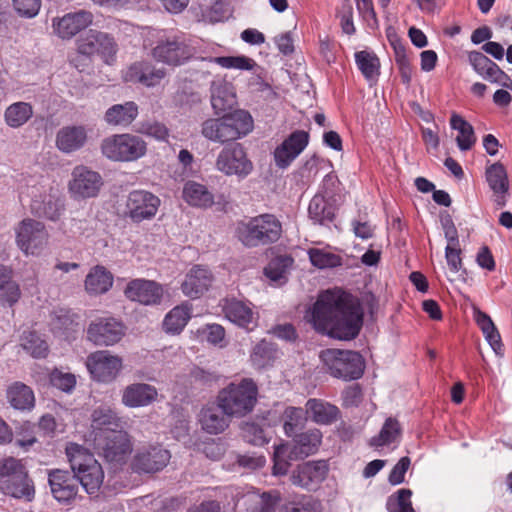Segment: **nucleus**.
<instances>
[{
    "instance_id": "nucleus-38",
    "label": "nucleus",
    "mask_w": 512,
    "mask_h": 512,
    "mask_svg": "<svg viewBox=\"0 0 512 512\" xmlns=\"http://www.w3.org/2000/svg\"><path fill=\"white\" fill-rule=\"evenodd\" d=\"M112 285L113 275L103 266H95L85 279V289L93 295L106 293Z\"/></svg>"
},
{
    "instance_id": "nucleus-39",
    "label": "nucleus",
    "mask_w": 512,
    "mask_h": 512,
    "mask_svg": "<svg viewBox=\"0 0 512 512\" xmlns=\"http://www.w3.org/2000/svg\"><path fill=\"white\" fill-rule=\"evenodd\" d=\"M474 317L477 325L485 336V339L497 355L503 354V344L500 333L488 314L475 309Z\"/></svg>"
},
{
    "instance_id": "nucleus-42",
    "label": "nucleus",
    "mask_w": 512,
    "mask_h": 512,
    "mask_svg": "<svg viewBox=\"0 0 512 512\" xmlns=\"http://www.w3.org/2000/svg\"><path fill=\"white\" fill-rule=\"evenodd\" d=\"M450 125L452 129L459 132L456 137L459 149L462 151L470 150L476 142L473 126L458 114H453L451 116Z\"/></svg>"
},
{
    "instance_id": "nucleus-45",
    "label": "nucleus",
    "mask_w": 512,
    "mask_h": 512,
    "mask_svg": "<svg viewBox=\"0 0 512 512\" xmlns=\"http://www.w3.org/2000/svg\"><path fill=\"white\" fill-rule=\"evenodd\" d=\"M294 449L288 443L275 446L273 453V475H286L292 460H297Z\"/></svg>"
},
{
    "instance_id": "nucleus-40",
    "label": "nucleus",
    "mask_w": 512,
    "mask_h": 512,
    "mask_svg": "<svg viewBox=\"0 0 512 512\" xmlns=\"http://www.w3.org/2000/svg\"><path fill=\"white\" fill-rule=\"evenodd\" d=\"M10 405L20 411L30 410L32 407V390L22 382L12 383L6 391Z\"/></svg>"
},
{
    "instance_id": "nucleus-20",
    "label": "nucleus",
    "mask_w": 512,
    "mask_h": 512,
    "mask_svg": "<svg viewBox=\"0 0 512 512\" xmlns=\"http://www.w3.org/2000/svg\"><path fill=\"white\" fill-rule=\"evenodd\" d=\"M485 179L492 191V201L496 209L503 208L509 196V180L506 168L500 162L486 168Z\"/></svg>"
},
{
    "instance_id": "nucleus-17",
    "label": "nucleus",
    "mask_w": 512,
    "mask_h": 512,
    "mask_svg": "<svg viewBox=\"0 0 512 512\" xmlns=\"http://www.w3.org/2000/svg\"><path fill=\"white\" fill-rule=\"evenodd\" d=\"M124 334V326L111 317L96 319L87 328V339L97 346L114 345Z\"/></svg>"
},
{
    "instance_id": "nucleus-35",
    "label": "nucleus",
    "mask_w": 512,
    "mask_h": 512,
    "mask_svg": "<svg viewBox=\"0 0 512 512\" xmlns=\"http://www.w3.org/2000/svg\"><path fill=\"white\" fill-rule=\"evenodd\" d=\"M226 318L239 327L252 330L251 324H254L252 309L242 301L232 299L227 300L223 307Z\"/></svg>"
},
{
    "instance_id": "nucleus-14",
    "label": "nucleus",
    "mask_w": 512,
    "mask_h": 512,
    "mask_svg": "<svg viewBox=\"0 0 512 512\" xmlns=\"http://www.w3.org/2000/svg\"><path fill=\"white\" fill-rule=\"evenodd\" d=\"M171 458L170 451L161 445L139 448L133 456L131 468L138 474H152L163 470Z\"/></svg>"
},
{
    "instance_id": "nucleus-49",
    "label": "nucleus",
    "mask_w": 512,
    "mask_h": 512,
    "mask_svg": "<svg viewBox=\"0 0 512 512\" xmlns=\"http://www.w3.org/2000/svg\"><path fill=\"white\" fill-rule=\"evenodd\" d=\"M356 64L366 79H373L379 75L380 61L376 54L368 51L355 53Z\"/></svg>"
},
{
    "instance_id": "nucleus-29",
    "label": "nucleus",
    "mask_w": 512,
    "mask_h": 512,
    "mask_svg": "<svg viewBox=\"0 0 512 512\" xmlns=\"http://www.w3.org/2000/svg\"><path fill=\"white\" fill-rule=\"evenodd\" d=\"M87 142V131L84 126H65L56 135L57 148L65 153L81 149Z\"/></svg>"
},
{
    "instance_id": "nucleus-58",
    "label": "nucleus",
    "mask_w": 512,
    "mask_h": 512,
    "mask_svg": "<svg viewBox=\"0 0 512 512\" xmlns=\"http://www.w3.org/2000/svg\"><path fill=\"white\" fill-rule=\"evenodd\" d=\"M62 209V204L56 196L48 195L42 202V205L37 207L36 213L39 217H45L50 220L59 218Z\"/></svg>"
},
{
    "instance_id": "nucleus-2",
    "label": "nucleus",
    "mask_w": 512,
    "mask_h": 512,
    "mask_svg": "<svg viewBox=\"0 0 512 512\" xmlns=\"http://www.w3.org/2000/svg\"><path fill=\"white\" fill-rule=\"evenodd\" d=\"M282 233L281 221L271 213L239 221L235 229L237 240L249 249L270 246L279 241Z\"/></svg>"
},
{
    "instance_id": "nucleus-57",
    "label": "nucleus",
    "mask_w": 512,
    "mask_h": 512,
    "mask_svg": "<svg viewBox=\"0 0 512 512\" xmlns=\"http://www.w3.org/2000/svg\"><path fill=\"white\" fill-rule=\"evenodd\" d=\"M15 232L18 247L28 255L32 239V220L30 218L23 219L16 227Z\"/></svg>"
},
{
    "instance_id": "nucleus-30",
    "label": "nucleus",
    "mask_w": 512,
    "mask_h": 512,
    "mask_svg": "<svg viewBox=\"0 0 512 512\" xmlns=\"http://www.w3.org/2000/svg\"><path fill=\"white\" fill-rule=\"evenodd\" d=\"M229 417L216 405L203 407L199 414V422L204 431L209 434L222 433L229 426Z\"/></svg>"
},
{
    "instance_id": "nucleus-24",
    "label": "nucleus",
    "mask_w": 512,
    "mask_h": 512,
    "mask_svg": "<svg viewBox=\"0 0 512 512\" xmlns=\"http://www.w3.org/2000/svg\"><path fill=\"white\" fill-rule=\"evenodd\" d=\"M213 282V275L206 267L195 265L186 274L185 280L181 284L182 292L196 299L209 290Z\"/></svg>"
},
{
    "instance_id": "nucleus-12",
    "label": "nucleus",
    "mask_w": 512,
    "mask_h": 512,
    "mask_svg": "<svg viewBox=\"0 0 512 512\" xmlns=\"http://www.w3.org/2000/svg\"><path fill=\"white\" fill-rule=\"evenodd\" d=\"M253 163L248 158L245 147L241 143L225 146L217 155L215 168L226 176H237L244 179L253 171Z\"/></svg>"
},
{
    "instance_id": "nucleus-28",
    "label": "nucleus",
    "mask_w": 512,
    "mask_h": 512,
    "mask_svg": "<svg viewBox=\"0 0 512 512\" xmlns=\"http://www.w3.org/2000/svg\"><path fill=\"white\" fill-rule=\"evenodd\" d=\"M468 61L473 70L487 81L502 82L503 79H508V75L482 52H469Z\"/></svg>"
},
{
    "instance_id": "nucleus-33",
    "label": "nucleus",
    "mask_w": 512,
    "mask_h": 512,
    "mask_svg": "<svg viewBox=\"0 0 512 512\" xmlns=\"http://www.w3.org/2000/svg\"><path fill=\"white\" fill-rule=\"evenodd\" d=\"M308 214L315 224L329 226L335 218V206L323 195L316 194L310 200Z\"/></svg>"
},
{
    "instance_id": "nucleus-1",
    "label": "nucleus",
    "mask_w": 512,
    "mask_h": 512,
    "mask_svg": "<svg viewBox=\"0 0 512 512\" xmlns=\"http://www.w3.org/2000/svg\"><path fill=\"white\" fill-rule=\"evenodd\" d=\"M359 300L341 289L321 292L313 304L310 322L314 329L338 340H353L363 325Z\"/></svg>"
},
{
    "instance_id": "nucleus-32",
    "label": "nucleus",
    "mask_w": 512,
    "mask_h": 512,
    "mask_svg": "<svg viewBox=\"0 0 512 512\" xmlns=\"http://www.w3.org/2000/svg\"><path fill=\"white\" fill-rule=\"evenodd\" d=\"M294 455L303 459L315 454L322 442V433L319 429H310L294 436Z\"/></svg>"
},
{
    "instance_id": "nucleus-7",
    "label": "nucleus",
    "mask_w": 512,
    "mask_h": 512,
    "mask_svg": "<svg viewBox=\"0 0 512 512\" xmlns=\"http://www.w3.org/2000/svg\"><path fill=\"white\" fill-rule=\"evenodd\" d=\"M146 142L137 135L117 134L105 138L101 143L102 154L113 161H135L146 154Z\"/></svg>"
},
{
    "instance_id": "nucleus-16",
    "label": "nucleus",
    "mask_w": 512,
    "mask_h": 512,
    "mask_svg": "<svg viewBox=\"0 0 512 512\" xmlns=\"http://www.w3.org/2000/svg\"><path fill=\"white\" fill-rule=\"evenodd\" d=\"M86 366L93 379L108 383L113 381L122 368V359L108 351H96L87 357Z\"/></svg>"
},
{
    "instance_id": "nucleus-44",
    "label": "nucleus",
    "mask_w": 512,
    "mask_h": 512,
    "mask_svg": "<svg viewBox=\"0 0 512 512\" xmlns=\"http://www.w3.org/2000/svg\"><path fill=\"white\" fill-rule=\"evenodd\" d=\"M20 297V289L12 280V271L0 265V301L9 305L14 304Z\"/></svg>"
},
{
    "instance_id": "nucleus-22",
    "label": "nucleus",
    "mask_w": 512,
    "mask_h": 512,
    "mask_svg": "<svg viewBox=\"0 0 512 512\" xmlns=\"http://www.w3.org/2000/svg\"><path fill=\"white\" fill-rule=\"evenodd\" d=\"M48 482L53 497L59 503L68 504L77 495L78 480L68 471L55 470L50 472Z\"/></svg>"
},
{
    "instance_id": "nucleus-53",
    "label": "nucleus",
    "mask_w": 512,
    "mask_h": 512,
    "mask_svg": "<svg viewBox=\"0 0 512 512\" xmlns=\"http://www.w3.org/2000/svg\"><path fill=\"white\" fill-rule=\"evenodd\" d=\"M309 259L313 266L320 269L334 268L342 265V258L339 255L321 249H310Z\"/></svg>"
},
{
    "instance_id": "nucleus-3",
    "label": "nucleus",
    "mask_w": 512,
    "mask_h": 512,
    "mask_svg": "<svg viewBox=\"0 0 512 512\" xmlns=\"http://www.w3.org/2000/svg\"><path fill=\"white\" fill-rule=\"evenodd\" d=\"M253 130V118L245 110H236L219 118H210L201 125V134L209 141L225 144L245 137Z\"/></svg>"
},
{
    "instance_id": "nucleus-36",
    "label": "nucleus",
    "mask_w": 512,
    "mask_h": 512,
    "mask_svg": "<svg viewBox=\"0 0 512 512\" xmlns=\"http://www.w3.org/2000/svg\"><path fill=\"white\" fill-rule=\"evenodd\" d=\"M306 411L314 422L324 425L337 421L340 415L337 406L320 399H309L306 403Z\"/></svg>"
},
{
    "instance_id": "nucleus-63",
    "label": "nucleus",
    "mask_w": 512,
    "mask_h": 512,
    "mask_svg": "<svg viewBox=\"0 0 512 512\" xmlns=\"http://www.w3.org/2000/svg\"><path fill=\"white\" fill-rule=\"evenodd\" d=\"M190 376L194 382L203 386H210L213 383H216L219 379V375L217 373L204 370L200 367H194L190 372Z\"/></svg>"
},
{
    "instance_id": "nucleus-59",
    "label": "nucleus",
    "mask_w": 512,
    "mask_h": 512,
    "mask_svg": "<svg viewBox=\"0 0 512 512\" xmlns=\"http://www.w3.org/2000/svg\"><path fill=\"white\" fill-rule=\"evenodd\" d=\"M210 344L223 346L225 329L223 326L213 323L206 324L198 331Z\"/></svg>"
},
{
    "instance_id": "nucleus-10",
    "label": "nucleus",
    "mask_w": 512,
    "mask_h": 512,
    "mask_svg": "<svg viewBox=\"0 0 512 512\" xmlns=\"http://www.w3.org/2000/svg\"><path fill=\"white\" fill-rule=\"evenodd\" d=\"M195 48L183 36H169L159 39L151 50L152 57L169 66H180L191 59Z\"/></svg>"
},
{
    "instance_id": "nucleus-26",
    "label": "nucleus",
    "mask_w": 512,
    "mask_h": 512,
    "mask_svg": "<svg viewBox=\"0 0 512 512\" xmlns=\"http://www.w3.org/2000/svg\"><path fill=\"white\" fill-rule=\"evenodd\" d=\"M158 390L147 383H133L122 392V403L129 408L146 407L157 400Z\"/></svg>"
},
{
    "instance_id": "nucleus-64",
    "label": "nucleus",
    "mask_w": 512,
    "mask_h": 512,
    "mask_svg": "<svg viewBox=\"0 0 512 512\" xmlns=\"http://www.w3.org/2000/svg\"><path fill=\"white\" fill-rule=\"evenodd\" d=\"M279 498L271 493H263L255 502L251 512H274Z\"/></svg>"
},
{
    "instance_id": "nucleus-46",
    "label": "nucleus",
    "mask_w": 512,
    "mask_h": 512,
    "mask_svg": "<svg viewBox=\"0 0 512 512\" xmlns=\"http://www.w3.org/2000/svg\"><path fill=\"white\" fill-rule=\"evenodd\" d=\"M293 258L288 255H279L270 260L264 268V274L271 281L282 283L286 280V274L293 264Z\"/></svg>"
},
{
    "instance_id": "nucleus-55",
    "label": "nucleus",
    "mask_w": 512,
    "mask_h": 512,
    "mask_svg": "<svg viewBox=\"0 0 512 512\" xmlns=\"http://www.w3.org/2000/svg\"><path fill=\"white\" fill-rule=\"evenodd\" d=\"M212 61L227 69L252 70L255 66L254 60L246 56H221L213 58Z\"/></svg>"
},
{
    "instance_id": "nucleus-5",
    "label": "nucleus",
    "mask_w": 512,
    "mask_h": 512,
    "mask_svg": "<svg viewBox=\"0 0 512 512\" xmlns=\"http://www.w3.org/2000/svg\"><path fill=\"white\" fill-rule=\"evenodd\" d=\"M66 455L78 484L89 495H97L104 481V471L94 455L76 443L67 445Z\"/></svg>"
},
{
    "instance_id": "nucleus-52",
    "label": "nucleus",
    "mask_w": 512,
    "mask_h": 512,
    "mask_svg": "<svg viewBox=\"0 0 512 512\" xmlns=\"http://www.w3.org/2000/svg\"><path fill=\"white\" fill-rule=\"evenodd\" d=\"M283 429L288 437L298 435L297 431L303 426L304 411L298 407H287L283 413Z\"/></svg>"
},
{
    "instance_id": "nucleus-61",
    "label": "nucleus",
    "mask_w": 512,
    "mask_h": 512,
    "mask_svg": "<svg viewBox=\"0 0 512 512\" xmlns=\"http://www.w3.org/2000/svg\"><path fill=\"white\" fill-rule=\"evenodd\" d=\"M395 61L399 68L400 75L403 83H409L411 81L412 68L410 60L406 55L405 48L403 46L395 47Z\"/></svg>"
},
{
    "instance_id": "nucleus-51",
    "label": "nucleus",
    "mask_w": 512,
    "mask_h": 512,
    "mask_svg": "<svg viewBox=\"0 0 512 512\" xmlns=\"http://www.w3.org/2000/svg\"><path fill=\"white\" fill-rule=\"evenodd\" d=\"M32 115V107L29 103L17 102L10 105L5 111L6 123L11 127L23 125Z\"/></svg>"
},
{
    "instance_id": "nucleus-9",
    "label": "nucleus",
    "mask_w": 512,
    "mask_h": 512,
    "mask_svg": "<svg viewBox=\"0 0 512 512\" xmlns=\"http://www.w3.org/2000/svg\"><path fill=\"white\" fill-rule=\"evenodd\" d=\"M101 455L113 468L126 464L131 452L130 436L123 430H105L98 442Z\"/></svg>"
},
{
    "instance_id": "nucleus-19",
    "label": "nucleus",
    "mask_w": 512,
    "mask_h": 512,
    "mask_svg": "<svg viewBox=\"0 0 512 512\" xmlns=\"http://www.w3.org/2000/svg\"><path fill=\"white\" fill-rule=\"evenodd\" d=\"M328 470V465L324 460L307 461L297 466L291 476V481L294 485L314 490L325 480Z\"/></svg>"
},
{
    "instance_id": "nucleus-8",
    "label": "nucleus",
    "mask_w": 512,
    "mask_h": 512,
    "mask_svg": "<svg viewBox=\"0 0 512 512\" xmlns=\"http://www.w3.org/2000/svg\"><path fill=\"white\" fill-rule=\"evenodd\" d=\"M28 471L21 460H0V491L15 498L29 497Z\"/></svg>"
},
{
    "instance_id": "nucleus-41",
    "label": "nucleus",
    "mask_w": 512,
    "mask_h": 512,
    "mask_svg": "<svg viewBox=\"0 0 512 512\" xmlns=\"http://www.w3.org/2000/svg\"><path fill=\"white\" fill-rule=\"evenodd\" d=\"M191 318V306L182 304L174 307L164 318L163 327L171 334L180 333Z\"/></svg>"
},
{
    "instance_id": "nucleus-31",
    "label": "nucleus",
    "mask_w": 512,
    "mask_h": 512,
    "mask_svg": "<svg viewBox=\"0 0 512 512\" xmlns=\"http://www.w3.org/2000/svg\"><path fill=\"white\" fill-rule=\"evenodd\" d=\"M183 199L190 205L199 208H208L214 204V195L206 185L189 180L184 184Z\"/></svg>"
},
{
    "instance_id": "nucleus-21",
    "label": "nucleus",
    "mask_w": 512,
    "mask_h": 512,
    "mask_svg": "<svg viewBox=\"0 0 512 512\" xmlns=\"http://www.w3.org/2000/svg\"><path fill=\"white\" fill-rule=\"evenodd\" d=\"M124 294L131 301L144 305H156L162 300L163 288L152 280L134 279L127 284Z\"/></svg>"
},
{
    "instance_id": "nucleus-23",
    "label": "nucleus",
    "mask_w": 512,
    "mask_h": 512,
    "mask_svg": "<svg viewBox=\"0 0 512 512\" xmlns=\"http://www.w3.org/2000/svg\"><path fill=\"white\" fill-rule=\"evenodd\" d=\"M166 70L157 68L151 62L139 61L130 65L125 73V80L140 83L146 87H154L164 79Z\"/></svg>"
},
{
    "instance_id": "nucleus-62",
    "label": "nucleus",
    "mask_w": 512,
    "mask_h": 512,
    "mask_svg": "<svg viewBox=\"0 0 512 512\" xmlns=\"http://www.w3.org/2000/svg\"><path fill=\"white\" fill-rule=\"evenodd\" d=\"M411 461L410 458L404 456L399 459V461L392 468L388 480L392 485H398L404 482L405 474L410 467Z\"/></svg>"
},
{
    "instance_id": "nucleus-11",
    "label": "nucleus",
    "mask_w": 512,
    "mask_h": 512,
    "mask_svg": "<svg viewBox=\"0 0 512 512\" xmlns=\"http://www.w3.org/2000/svg\"><path fill=\"white\" fill-rule=\"evenodd\" d=\"M103 178L99 172L85 165L75 166L68 182V193L74 201L96 198L103 186Z\"/></svg>"
},
{
    "instance_id": "nucleus-37",
    "label": "nucleus",
    "mask_w": 512,
    "mask_h": 512,
    "mask_svg": "<svg viewBox=\"0 0 512 512\" xmlns=\"http://www.w3.org/2000/svg\"><path fill=\"white\" fill-rule=\"evenodd\" d=\"M236 104L233 87L229 83H213L211 86V105L215 114L232 109Z\"/></svg>"
},
{
    "instance_id": "nucleus-56",
    "label": "nucleus",
    "mask_w": 512,
    "mask_h": 512,
    "mask_svg": "<svg viewBox=\"0 0 512 512\" xmlns=\"http://www.w3.org/2000/svg\"><path fill=\"white\" fill-rule=\"evenodd\" d=\"M242 437L248 443L262 446L268 442L263 428L254 422H246L241 426Z\"/></svg>"
},
{
    "instance_id": "nucleus-48",
    "label": "nucleus",
    "mask_w": 512,
    "mask_h": 512,
    "mask_svg": "<svg viewBox=\"0 0 512 512\" xmlns=\"http://www.w3.org/2000/svg\"><path fill=\"white\" fill-rule=\"evenodd\" d=\"M277 357V349L273 343L261 340L251 353V361L257 368H264L270 365Z\"/></svg>"
},
{
    "instance_id": "nucleus-43",
    "label": "nucleus",
    "mask_w": 512,
    "mask_h": 512,
    "mask_svg": "<svg viewBox=\"0 0 512 512\" xmlns=\"http://www.w3.org/2000/svg\"><path fill=\"white\" fill-rule=\"evenodd\" d=\"M402 434V428L396 418L389 417L385 420L378 435L373 436L369 444L372 447H382L397 441Z\"/></svg>"
},
{
    "instance_id": "nucleus-54",
    "label": "nucleus",
    "mask_w": 512,
    "mask_h": 512,
    "mask_svg": "<svg viewBox=\"0 0 512 512\" xmlns=\"http://www.w3.org/2000/svg\"><path fill=\"white\" fill-rule=\"evenodd\" d=\"M281 512H321V504L311 496L303 495L284 504Z\"/></svg>"
},
{
    "instance_id": "nucleus-6",
    "label": "nucleus",
    "mask_w": 512,
    "mask_h": 512,
    "mask_svg": "<svg viewBox=\"0 0 512 512\" xmlns=\"http://www.w3.org/2000/svg\"><path fill=\"white\" fill-rule=\"evenodd\" d=\"M320 359L326 371L338 379L356 380L364 373L365 361L356 351L326 349L321 351Z\"/></svg>"
},
{
    "instance_id": "nucleus-50",
    "label": "nucleus",
    "mask_w": 512,
    "mask_h": 512,
    "mask_svg": "<svg viewBox=\"0 0 512 512\" xmlns=\"http://www.w3.org/2000/svg\"><path fill=\"white\" fill-rule=\"evenodd\" d=\"M412 491L408 488L399 489L390 495L386 502L388 512H416L412 506Z\"/></svg>"
},
{
    "instance_id": "nucleus-27",
    "label": "nucleus",
    "mask_w": 512,
    "mask_h": 512,
    "mask_svg": "<svg viewBox=\"0 0 512 512\" xmlns=\"http://www.w3.org/2000/svg\"><path fill=\"white\" fill-rule=\"evenodd\" d=\"M34 380L40 384L47 383L48 385L66 393L71 394L76 387V377L69 372H63L57 368L49 370L47 368L36 369L34 366Z\"/></svg>"
},
{
    "instance_id": "nucleus-4",
    "label": "nucleus",
    "mask_w": 512,
    "mask_h": 512,
    "mask_svg": "<svg viewBox=\"0 0 512 512\" xmlns=\"http://www.w3.org/2000/svg\"><path fill=\"white\" fill-rule=\"evenodd\" d=\"M258 386L251 378L231 382L218 392V407L226 416L241 418L251 413L257 403Z\"/></svg>"
},
{
    "instance_id": "nucleus-15",
    "label": "nucleus",
    "mask_w": 512,
    "mask_h": 512,
    "mask_svg": "<svg viewBox=\"0 0 512 512\" xmlns=\"http://www.w3.org/2000/svg\"><path fill=\"white\" fill-rule=\"evenodd\" d=\"M161 200L158 196L146 190H133L126 202V215L134 222L140 223L151 220L156 215Z\"/></svg>"
},
{
    "instance_id": "nucleus-18",
    "label": "nucleus",
    "mask_w": 512,
    "mask_h": 512,
    "mask_svg": "<svg viewBox=\"0 0 512 512\" xmlns=\"http://www.w3.org/2000/svg\"><path fill=\"white\" fill-rule=\"evenodd\" d=\"M309 134L304 130H295L274 150L275 165L287 168L307 147Z\"/></svg>"
},
{
    "instance_id": "nucleus-34",
    "label": "nucleus",
    "mask_w": 512,
    "mask_h": 512,
    "mask_svg": "<svg viewBox=\"0 0 512 512\" xmlns=\"http://www.w3.org/2000/svg\"><path fill=\"white\" fill-rule=\"evenodd\" d=\"M138 115V106L133 101L115 104L107 109L104 119L109 125L128 126Z\"/></svg>"
},
{
    "instance_id": "nucleus-13",
    "label": "nucleus",
    "mask_w": 512,
    "mask_h": 512,
    "mask_svg": "<svg viewBox=\"0 0 512 512\" xmlns=\"http://www.w3.org/2000/svg\"><path fill=\"white\" fill-rule=\"evenodd\" d=\"M78 52L86 56L98 55L111 65L115 62L118 44L111 34L91 29L78 40Z\"/></svg>"
},
{
    "instance_id": "nucleus-60",
    "label": "nucleus",
    "mask_w": 512,
    "mask_h": 512,
    "mask_svg": "<svg viewBox=\"0 0 512 512\" xmlns=\"http://www.w3.org/2000/svg\"><path fill=\"white\" fill-rule=\"evenodd\" d=\"M139 132L159 141H167L169 136L168 128L163 123L156 121L141 123Z\"/></svg>"
},
{
    "instance_id": "nucleus-47",
    "label": "nucleus",
    "mask_w": 512,
    "mask_h": 512,
    "mask_svg": "<svg viewBox=\"0 0 512 512\" xmlns=\"http://www.w3.org/2000/svg\"><path fill=\"white\" fill-rule=\"evenodd\" d=\"M78 318V315L71 310L59 308L52 312L50 325L52 330L57 332L75 331V328L78 326Z\"/></svg>"
},
{
    "instance_id": "nucleus-25",
    "label": "nucleus",
    "mask_w": 512,
    "mask_h": 512,
    "mask_svg": "<svg viewBox=\"0 0 512 512\" xmlns=\"http://www.w3.org/2000/svg\"><path fill=\"white\" fill-rule=\"evenodd\" d=\"M93 14L87 10L67 13L54 24L56 33L63 39H70L93 22Z\"/></svg>"
}]
</instances>
